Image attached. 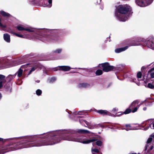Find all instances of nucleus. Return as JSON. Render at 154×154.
Returning a JSON list of instances; mask_svg holds the SVG:
<instances>
[{
	"mask_svg": "<svg viewBox=\"0 0 154 154\" xmlns=\"http://www.w3.org/2000/svg\"><path fill=\"white\" fill-rule=\"evenodd\" d=\"M26 137L28 139V140H26L27 142L23 144V146L20 145L17 148L11 149V147H9L10 145L9 144L8 145L2 147L0 150V153H2V154L4 153L5 152L3 151L4 150H8L7 151H9L10 150H14L19 149L27 148L29 147L39 146H42L52 145L58 143L61 140V139L60 138H58L54 136L49 135L47 137V139L45 142L36 141L29 143L33 140L32 137L29 136ZM5 152H6V151H5Z\"/></svg>",
	"mask_w": 154,
	"mask_h": 154,
	"instance_id": "f257e3e1",
	"label": "nucleus"
},
{
	"mask_svg": "<svg viewBox=\"0 0 154 154\" xmlns=\"http://www.w3.org/2000/svg\"><path fill=\"white\" fill-rule=\"evenodd\" d=\"M131 8L127 5H120L116 11L115 16L119 20L125 21L131 14Z\"/></svg>",
	"mask_w": 154,
	"mask_h": 154,
	"instance_id": "f03ea898",
	"label": "nucleus"
},
{
	"mask_svg": "<svg viewBox=\"0 0 154 154\" xmlns=\"http://www.w3.org/2000/svg\"><path fill=\"white\" fill-rule=\"evenodd\" d=\"M63 140H66L68 141L79 142L84 144H88L91 143L97 140L95 138H91L90 139L84 140L83 139H82V138H81L80 137L79 138H76L70 136H68L65 138H63Z\"/></svg>",
	"mask_w": 154,
	"mask_h": 154,
	"instance_id": "7ed1b4c3",
	"label": "nucleus"
},
{
	"mask_svg": "<svg viewBox=\"0 0 154 154\" xmlns=\"http://www.w3.org/2000/svg\"><path fill=\"white\" fill-rule=\"evenodd\" d=\"M37 36L35 37L34 38H31L32 39H38L42 41H47L48 42H54L58 41L59 38V37L57 36L49 35H43L38 37V35H37Z\"/></svg>",
	"mask_w": 154,
	"mask_h": 154,
	"instance_id": "20e7f679",
	"label": "nucleus"
},
{
	"mask_svg": "<svg viewBox=\"0 0 154 154\" xmlns=\"http://www.w3.org/2000/svg\"><path fill=\"white\" fill-rule=\"evenodd\" d=\"M153 0H136V4L140 7H145L152 3Z\"/></svg>",
	"mask_w": 154,
	"mask_h": 154,
	"instance_id": "39448f33",
	"label": "nucleus"
},
{
	"mask_svg": "<svg viewBox=\"0 0 154 154\" xmlns=\"http://www.w3.org/2000/svg\"><path fill=\"white\" fill-rule=\"evenodd\" d=\"M100 65H101L103 71L105 72L110 71L114 68L113 66H110L109 63H105L102 64Z\"/></svg>",
	"mask_w": 154,
	"mask_h": 154,
	"instance_id": "423d86ee",
	"label": "nucleus"
},
{
	"mask_svg": "<svg viewBox=\"0 0 154 154\" xmlns=\"http://www.w3.org/2000/svg\"><path fill=\"white\" fill-rule=\"evenodd\" d=\"M139 102L137 100L133 101L130 106L131 109H132V112L134 113L136 112L140 106V104L138 105Z\"/></svg>",
	"mask_w": 154,
	"mask_h": 154,
	"instance_id": "0eeeda50",
	"label": "nucleus"
},
{
	"mask_svg": "<svg viewBox=\"0 0 154 154\" xmlns=\"http://www.w3.org/2000/svg\"><path fill=\"white\" fill-rule=\"evenodd\" d=\"M17 28L19 30H26L29 32H32L34 31L35 29L30 27L23 26L21 25H19L17 26Z\"/></svg>",
	"mask_w": 154,
	"mask_h": 154,
	"instance_id": "6e6552de",
	"label": "nucleus"
},
{
	"mask_svg": "<svg viewBox=\"0 0 154 154\" xmlns=\"http://www.w3.org/2000/svg\"><path fill=\"white\" fill-rule=\"evenodd\" d=\"M8 60L5 58L0 59V69L7 68Z\"/></svg>",
	"mask_w": 154,
	"mask_h": 154,
	"instance_id": "1a4fd4ad",
	"label": "nucleus"
},
{
	"mask_svg": "<svg viewBox=\"0 0 154 154\" xmlns=\"http://www.w3.org/2000/svg\"><path fill=\"white\" fill-rule=\"evenodd\" d=\"M80 122L82 125L85 126V127H87L88 128L92 129L94 128V126L88 122L87 121L82 119L79 120Z\"/></svg>",
	"mask_w": 154,
	"mask_h": 154,
	"instance_id": "9d476101",
	"label": "nucleus"
},
{
	"mask_svg": "<svg viewBox=\"0 0 154 154\" xmlns=\"http://www.w3.org/2000/svg\"><path fill=\"white\" fill-rule=\"evenodd\" d=\"M29 64H26L23 65L21 66L20 69H19V70L17 72V76L19 77H20L22 76L23 70L22 69L24 68L27 67V66Z\"/></svg>",
	"mask_w": 154,
	"mask_h": 154,
	"instance_id": "9b49d317",
	"label": "nucleus"
},
{
	"mask_svg": "<svg viewBox=\"0 0 154 154\" xmlns=\"http://www.w3.org/2000/svg\"><path fill=\"white\" fill-rule=\"evenodd\" d=\"M3 38L4 40L8 43L10 42V36L8 34L5 33L3 35Z\"/></svg>",
	"mask_w": 154,
	"mask_h": 154,
	"instance_id": "f8f14e48",
	"label": "nucleus"
},
{
	"mask_svg": "<svg viewBox=\"0 0 154 154\" xmlns=\"http://www.w3.org/2000/svg\"><path fill=\"white\" fill-rule=\"evenodd\" d=\"M59 67L60 70L64 71H68L71 69L70 67L67 66H61Z\"/></svg>",
	"mask_w": 154,
	"mask_h": 154,
	"instance_id": "ddd939ff",
	"label": "nucleus"
},
{
	"mask_svg": "<svg viewBox=\"0 0 154 154\" xmlns=\"http://www.w3.org/2000/svg\"><path fill=\"white\" fill-rule=\"evenodd\" d=\"M97 112L103 115H109V112L106 110H100L97 111Z\"/></svg>",
	"mask_w": 154,
	"mask_h": 154,
	"instance_id": "4468645a",
	"label": "nucleus"
},
{
	"mask_svg": "<svg viewBox=\"0 0 154 154\" xmlns=\"http://www.w3.org/2000/svg\"><path fill=\"white\" fill-rule=\"evenodd\" d=\"M6 25L4 24V20L3 19L0 18V27L2 29L6 27Z\"/></svg>",
	"mask_w": 154,
	"mask_h": 154,
	"instance_id": "2eb2a0df",
	"label": "nucleus"
},
{
	"mask_svg": "<svg viewBox=\"0 0 154 154\" xmlns=\"http://www.w3.org/2000/svg\"><path fill=\"white\" fill-rule=\"evenodd\" d=\"M0 13L2 16L5 17H10L11 16L10 14L3 11H0Z\"/></svg>",
	"mask_w": 154,
	"mask_h": 154,
	"instance_id": "dca6fc26",
	"label": "nucleus"
},
{
	"mask_svg": "<svg viewBox=\"0 0 154 154\" xmlns=\"http://www.w3.org/2000/svg\"><path fill=\"white\" fill-rule=\"evenodd\" d=\"M77 132L80 134H86L90 133V132L89 131L82 129L78 130Z\"/></svg>",
	"mask_w": 154,
	"mask_h": 154,
	"instance_id": "f3484780",
	"label": "nucleus"
},
{
	"mask_svg": "<svg viewBox=\"0 0 154 154\" xmlns=\"http://www.w3.org/2000/svg\"><path fill=\"white\" fill-rule=\"evenodd\" d=\"M127 131L134 130V129L131 127L130 125H125V128H124Z\"/></svg>",
	"mask_w": 154,
	"mask_h": 154,
	"instance_id": "a211bd4d",
	"label": "nucleus"
},
{
	"mask_svg": "<svg viewBox=\"0 0 154 154\" xmlns=\"http://www.w3.org/2000/svg\"><path fill=\"white\" fill-rule=\"evenodd\" d=\"M89 86V85L86 83H82L79 85L78 87L79 88H86Z\"/></svg>",
	"mask_w": 154,
	"mask_h": 154,
	"instance_id": "6ab92c4d",
	"label": "nucleus"
},
{
	"mask_svg": "<svg viewBox=\"0 0 154 154\" xmlns=\"http://www.w3.org/2000/svg\"><path fill=\"white\" fill-rule=\"evenodd\" d=\"M126 49H115V51L116 53H118L125 51Z\"/></svg>",
	"mask_w": 154,
	"mask_h": 154,
	"instance_id": "aec40b11",
	"label": "nucleus"
},
{
	"mask_svg": "<svg viewBox=\"0 0 154 154\" xmlns=\"http://www.w3.org/2000/svg\"><path fill=\"white\" fill-rule=\"evenodd\" d=\"M48 4L45 5L44 6L47 7L48 8H51L52 5V0H48Z\"/></svg>",
	"mask_w": 154,
	"mask_h": 154,
	"instance_id": "412c9836",
	"label": "nucleus"
},
{
	"mask_svg": "<svg viewBox=\"0 0 154 154\" xmlns=\"http://www.w3.org/2000/svg\"><path fill=\"white\" fill-rule=\"evenodd\" d=\"M11 32L12 33V34H14V35H16V36H17V37H20V38H24V36L23 35H22L21 34H18L14 32Z\"/></svg>",
	"mask_w": 154,
	"mask_h": 154,
	"instance_id": "4be33fe9",
	"label": "nucleus"
},
{
	"mask_svg": "<svg viewBox=\"0 0 154 154\" xmlns=\"http://www.w3.org/2000/svg\"><path fill=\"white\" fill-rule=\"evenodd\" d=\"M102 71L101 69H98L96 73L97 75H99L102 74Z\"/></svg>",
	"mask_w": 154,
	"mask_h": 154,
	"instance_id": "5701e85b",
	"label": "nucleus"
},
{
	"mask_svg": "<svg viewBox=\"0 0 154 154\" xmlns=\"http://www.w3.org/2000/svg\"><path fill=\"white\" fill-rule=\"evenodd\" d=\"M148 87L149 88L152 89L154 88V84L153 85L151 83H149L147 85Z\"/></svg>",
	"mask_w": 154,
	"mask_h": 154,
	"instance_id": "b1692460",
	"label": "nucleus"
},
{
	"mask_svg": "<svg viewBox=\"0 0 154 154\" xmlns=\"http://www.w3.org/2000/svg\"><path fill=\"white\" fill-rule=\"evenodd\" d=\"M5 76L2 75H0V81H2L3 82L4 81Z\"/></svg>",
	"mask_w": 154,
	"mask_h": 154,
	"instance_id": "393cba45",
	"label": "nucleus"
},
{
	"mask_svg": "<svg viewBox=\"0 0 154 154\" xmlns=\"http://www.w3.org/2000/svg\"><path fill=\"white\" fill-rule=\"evenodd\" d=\"M36 67H32V69H31L30 70V71H29V72L28 74V75H29L32 73V72L35 71V70L36 69Z\"/></svg>",
	"mask_w": 154,
	"mask_h": 154,
	"instance_id": "a878e982",
	"label": "nucleus"
},
{
	"mask_svg": "<svg viewBox=\"0 0 154 154\" xmlns=\"http://www.w3.org/2000/svg\"><path fill=\"white\" fill-rule=\"evenodd\" d=\"M42 93V91L40 89H38L36 91V94L38 95H40Z\"/></svg>",
	"mask_w": 154,
	"mask_h": 154,
	"instance_id": "bb28decb",
	"label": "nucleus"
},
{
	"mask_svg": "<svg viewBox=\"0 0 154 154\" xmlns=\"http://www.w3.org/2000/svg\"><path fill=\"white\" fill-rule=\"evenodd\" d=\"M131 112H132V110L130 109H127L125 111L124 113L127 114L130 113Z\"/></svg>",
	"mask_w": 154,
	"mask_h": 154,
	"instance_id": "cd10ccee",
	"label": "nucleus"
},
{
	"mask_svg": "<svg viewBox=\"0 0 154 154\" xmlns=\"http://www.w3.org/2000/svg\"><path fill=\"white\" fill-rule=\"evenodd\" d=\"M91 151L92 153H93V152H99V150L97 149H93L92 148L91 149Z\"/></svg>",
	"mask_w": 154,
	"mask_h": 154,
	"instance_id": "c85d7f7f",
	"label": "nucleus"
},
{
	"mask_svg": "<svg viewBox=\"0 0 154 154\" xmlns=\"http://www.w3.org/2000/svg\"><path fill=\"white\" fill-rule=\"evenodd\" d=\"M142 74L140 72H138V73L137 74V77L138 78H140L141 77Z\"/></svg>",
	"mask_w": 154,
	"mask_h": 154,
	"instance_id": "c756f323",
	"label": "nucleus"
},
{
	"mask_svg": "<svg viewBox=\"0 0 154 154\" xmlns=\"http://www.w3.org/2000/svg\"><path fill=\"white\" fill-rule=\"evenodd\" d=\"M102 144V142L100 141H97L96 142V144L98 146H101Z\"/></svg>",
	"mask_w": 154,
	"mask_h": 154,
	"instance_id": "7c9ffc66",
	"label": "nucleus"
},
{
	"mask_svg": "<svg viewBox=\"0 0 154 154\" xmlns=\"http://www.w3.org/2000/svg\"><path fill=\"white\" fill-rule=\"evenodd\" d=\"M152 138L151 137H149L147 140V143L148 144L150 143L152 141Z\"/></svg>",
	"mask_w": 154,
	"mask_h": 154,
	"instance_id": "2f4dec72",
	"label": "nucleus"
},
{
	"mask_svg": "<svg viewBox=\"0 0 154 154\" xmlns=\"http://www.w3.org/2000/svg\"><path fill=\"white\" fill-rule=\"evenodd\" d=\"M150 77L151 78H154V72H152L150 74Z\"/></svg>",
	"mask_w": 154,
	"mask_h": 154,
	"instance_id": "473e14b6",
	"label": "nucleus"
},
{
	"mask_svg": "<svg viewBox=\"0 0 154 154\" xmlns=\"http://www.w3.org/2000/svg\"><path fill=\"white\" fill-rule=\"evenodd\" d=\"M61 51V50L60 49H59L57 50L55 52L56 53H60Z\"/></svg>",
	"mask_w": 154,
	"mask_h": 154,
	"instance_id": "72a5a7b5",
	"label": "nucleus"
},
{
	"mask_svg": "<svg viewBox=\"0 0 154 154\" xmlns=\"http://www.w3.org/2000/svg\"><path fill=\"white\" fill-rule=\"evenodd\" d=\"M3 83V82L0 81V88L2 86Z\"/></svg>",
	"mask_w": 154,
	"mask_h": 154,
	"instance_id": "f704fd0d",
	"label": "nucleus"
},
{
	"mask_svg": "<svg viewBox=\"0 0 154 154\" xmlns=\"http://www.w3.org/2000/svg\"><path fill=\"white\" fill-rule=\"evenodd\" d=\"M152 71H154V67L152 68L149 71H148V72L149 73Z\"/></svg>",
	"mask_w": 154,
	"mask_h": 154,
	"instance_id": "c9c22d12",
	"label": "nucleus"
},
{
	"mask_svg": "<svg viewBox=\"0 0 154 154\" xmlns=\"http://www.w3.org/2000/svg\"><path fill=\"white\" fill-rule=\"evenodd\" d=\"M56 80V79L55 78H52L51 79V82L54 81L55 80Z\"/></svg>",
	"mask_w": 154,
	"mask_h": 154,
	"instance_id": "e433bc0d",
	"label": "nucleus"
},
{
	"mask_svg": "<svg viewBox=\"0 0 154 154\" xmlns=\"http://www.w3.org/2000/svg\"><path fill=\"white\" fill-rule=\"evenodd\" d=\"M45 31L46 32H49L51 31V30L48 29H46L45 30Z\"/></svg>",
	"mask_w": 154,
	"mask_h": 154,
	"instance_id": "4c0bfd02",
	"label": "nucleus"
},
{
	"mask_svg": "<svg viewBox=\"0 0 154 154\" xmlns=\"http://www.w3.org/2000/svg\"><path fill=\"white\" fill-rule=\"evenodd\" d=\"M118 110V109L116 108H114L113 110H112V111H114V112H115V111H117Z\"/></svg>",
	"mask_w": 154,
	"mask_h": 154,
	"instance_id": "58836bf2",
	"label": "nucleus"
},
{
	"mask_svg": "<svg viewBox=\"0 0 154 154\" xmlns=\"http://www.w3.org/2000/svg\"><path fill=\"white\" fill-rule=\"evenodd\" d=\"M149 145H148V144H147L146 146H145V150H146L147 149V148L148 147V146H149Z\"/></svg>",
	"mask_w": 154,
	"mask_h": 154,
	"instance_id": "ea45409f",
	"label": "nucleus"
},
{
	"mask_svg": "<svg viewBox=\"0 0 154 154\" xmlns=\"http://www.w3.org/2000/svg\"><path fill=\"white\" fill-rule=\"evenodd\" d=\"M146 109H147V108L146 107H144L143 108V109L144 111L146 110Z\"/></svg>",
	"mask_w": 154,
	"mask_h": 154,
	"instance_id": "a19ab883",
	"label": "nucleus"
},
{
	"mask_svg": "<svg viewBox=\"0 0 154 154\" xmlns=\"http://www.w3.org/2000/svg\"><path fill=\"white\" fill-rule=\"evenodd\" d=\"M150 137H151L152 138V137L154 138V134H152L150 136Z\"/></svg>",
	"mask_w": 154,
	"mask_h": 154,
	"instance_id": "79ce46f5",
	"label": "nucleus"
},
{
	"mask_svg": "<svg viewBox=\"0 0 154 154\" xmlns=\"http://www.w3.org/2000/svg\"><path fill=\"white\" fill-rule=\"evenodd\" d=\"M153 146H151V147H150V150H152V149H153Z\"/></svg>",
	"mask_w": 154,
	"mask_h": 154,
	"instance_id": "37998d69",
	"label": "nucleus"
},
{
	"mask_svg": "<svg viewBox=\"0 0 154 154\" xmlns=\"http://www.w3.org/2000/svg\"><path fill=\"white\" fill-rule=\"evenodd\" d=\"M80 113H81L80 112H79L78 113H76V114H76V115H77V114L80 115V114H81Z\"/></svg>",
	"mask_w": 154,
	"mask_h": 154,
	"instance_id": "c03bdc74",
	"label": "nucleus"
},
{
	"mask_svg": "<svg viewBox=\"0 0 154 154\" xmlns=\"http://www.w3.org/2000/svg\"><path fill=\"white\" fill-rule=\"evenodd\" d=\"M136 45L135 44H131L130 45V46H132V45Z\"/></svg>",
	"mask_w": 154,
	"mask_h": 154,
	"instance_id": "a18cd8bd",
	"label": "nucleus"
},
{
	"mask_svg": "<svg viewBox=\"0 0 154 154\" xmlns=\"http://www.w3.org/2000/svg\"><path fill=\"white\" fill-rule=\"evenodd\" d=\"M1 97H2V95H1V94L0 93V99H1Z\"/></svg>",
	"mask_w": 154,
	"mask_h": 154,
	"instance_id": "49530a36",
	"label": "nucleus"
},
{
	"mask_svg": "<svg viewBox=\"0 0 154 154\" xmlns=\"http://www.w3.org/2000/svg\"><path fill=\"white\" fill-rule=\"evenodd\" d=\"M128 46H126V47L124 48H128Z\"/></svg>",
	"mask_w": 154,
	"mask_h": 154,
	"instance_id": "de8ad7c7",
	"label": "nucleus"
},
{
	"mask_svg": "<svg viewBox=\"0 0 154 154\" xmlns=\"http://www.w3.org/2000/svg\"><path fill=\"white\" fill-rule=\"evenodd\" d=\"M95 144V143H92V145H93V146H94V145Z\"/></svg>",
	"mask_w": 154,
	"mask_h": 154,
	"instance_id": "09e8293b",
	"label": "nucleus"
},
{
	"mask_svg": "<svg viewBox=\"0 0 154 154\" xmlns=\"http://www.w3.org/2000/svg\"><path fill=\"white\" fill-rule=\"evenodd\" d=\"M2 138H0V141H2Z\"/></svg>",
	"mask_w": 154,
	"mask_h": 154,
	"instance_id": "8fccbe9b",
	"label": "nucleus"
},
{
	"mask_svg": "<svg viewBox=\"0 0 154 154\" xmlns=\"http://www.w3.org/2000/svg\"><path fill=\"white\" fill-rule=\"evenodd\" d=\"M152 84L153 85H154V81L153 82H152Z\"/></svg>",
	"mask_w": 154,
	"mask_h": 154,
	"instance_id": "3c124183",
	"label": "nucleus"
},
{
	"mask_svg": "<svg viewBox=\"0 0 154 154\" xmlns=\"http://www.w3.org/2000/svg\"><path fill=\"white\" fill-rule=\"evenodd\" d=\"M153 128H154V123H153Z\"/></svg>",
	"mask_w": 154,
	"mask_h": 154,
	"instance_id": "603ef678",
	"label": "nucleus"
},
{
	"mask_svg": "<svg viewBox=\"0 0 154 154\" xmlns=\"http://www.w3.org/2000/svg\"><path fill=\"white\" fill-rule=\"evenodd\" d=\"M131 154H137L136 153H131Z\"/></svg>",
	"mask_w": 154,
	"mask_h": 154,
	"instance_id": "864d4df0",
	"label": "nucleus"
},
{
	"mask_svg": "<svg viewBox=\"0 0 154 154\" xmlns=\"http://www.w3.org/2000/svg\"><path fill=\"white\" fill-rule=\"evenodd\" d=\"M37 82H39V81H37Z\"/></svg>",
	"mask_w": 154,
	"mask_h": 154,
	"instance_id": "5fc2aeb1",
	"label": "nucleus"
},
{
	"mask_svg": "<svg viewBox=\"0 0 154 154\" xmlns=\"http://www.w3.org/2000/svg\"><path fill=\"white\" fill-rule=\"evenodd\" d=\"M101 154H102V153H101Z\"/></svg>",
	"mask_w": 154,
	"mask_h": 154,
	"instance_id": "6e6d98bb",
	"label": "nucleus"
}]
</instances>
